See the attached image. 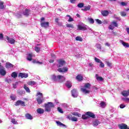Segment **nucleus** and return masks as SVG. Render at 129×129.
<instances>
[{
  "label": "nucleus",
  "mask_w": 129,
  "mask_h": 129,
  "mask_svg": "<svg viewBox=\"0 0 129 129\" xmlns=\"http://www.w3.org/2000/svg\"><path fill=\"white\" fill-rule=\"evenodd\" d=\"M11 122L13 123V124H18V121H16V119L12 118L11 119Z\"/></svg>",
  "instance_id": "41"
},
{
  "label": "nucleus",
  "mask_w": 129,
  "mask_h": 129,
  "mask_svg": "<svg viewBox=\"0 0 129 129\" xmlns=\"http://www.w3.org/2000/svg\"><path fill=\"white\" fill-rule=\"evenodd\" d=\"M65 64H66V61H65V60L59 59L58 60V64H56V66L58 68H60V67H63Z\"/></svg>",
  "instance_id": "6"
},
{
  "label": "nucleus",
  "mask_w": 129,
  "mask_h": 129,
  "mask_svg": "<svg viewBox=\"0 0 129 129\" xmlns=\"http://www.w3.org/2000/svg\"><path fill=\"white\" fill-rule=\"evenodd\" d=\"M118 126L120 129H129L127 125L123 123L118 124Z\"/></svg>",
  "instance_id": "9"
},
{
  "label": "nucleus",
  "mask_w": 129,
  "mask_h": 129,
  "mask_svg": "<svg viewBox=\"0 0 129 129\" xmlns=\"http://www.w3.org/2000/svg\"><path fill=\"white\" fill-rule=\"evenodd\" d=\"M76 79L78 80V81H82V80H83V76H82L81 75H78L76 77Z\"/></svg>",
  "instance_id": "22"
},
{
  "label": "nucleus",
  "mask_w": 129,
  "mask_h": 129,
  "mask_svg": "<svg viewBox=\"0 0 129 129\" xmlns=\"http://www.w3.org/2000/svg\"><path fill=\"white\" fill-rule=\"evenodd\" d=\"M28 85H30L31 86H33L36 85V82L34 81H30L27 82Z\"/></svg>",
  "instance_id": "27"
},
{
  "label": "nucleus",
  "mask_w": 129,
  "mask_h": 129,
  "mask_svg": "<svg viewBox=\"0 0 129 129\" xmlns=\"http://www.w3.org/2000/svg\"><path fill=\"white\" fill-rule=\"evenodd\" d=\"M51 79L53 81H58V76H56L55 75H52Z\"/></svg>",
  "instance_id": "25"
},
{
  "label": "nucleus",
  "mask_w": 129,
  "mask_h": 129,
  "mask_svg": "<svg viewBox=\"0 0 129 129\" xmlns=\"http://www.w3.org/2000/svg\"><path fill=\"white\" fill-rule=\"evenodd\" d=\"M41 26L42 28H48L49 27V22H42L41 23Z\"/></svg>",
  "instance_id": "18"
},
{
  "label": "nucleus",
  "mask_w": 129,
  "mask_h": 129,
  "mask_svg": "<svg viewBox=\"0 0 129 129\" xmlns=\"http://www.w3.org/2000/svg\"><path fill=\"white\" fill-rule=\"evenodd\" d=\"M57 71L60 73H66V72L68 71V68L67 67H64L62 68H60L57 69Z\"/></svg>",
  "instance_id": "7"
},
{
  "label": "nucleus",
  "mask_w": 129,
  "mask_h": 129,
  "mask_svg": "<svg viewBox=\"0 0 129 129\" xmlns=\"http://www.w3.org/2000/svg\"><path fill=\"white\" fill-rule=\"evenodd\" d=\"M56 123L57 124V125H59V126H64L65 127H66V126L65 125V124H64L62 123H61V122H60V121H56Z\"/></svg>",
  "instance_id": "31"
},
{
  "label": "nucleus",
  "mask_w": 129,
  "mask_h": 129,
  "mask_svg": "<svg viewBox=\"0 0 129 129\" xmlns=\"http://www.w3.org/2000/svg\"><path fill=\"white\" fill-rule=\"evenodd\" d=\"M6 82H7V83H10V82H12V80L11 79H6L5 80Z\"/></svg>",
  "instance_id": "59"
},
{
  "label": "nucleus",
  "mask_w": 129,
  "mask_h": 129,
  "mask_svg": "<svg viewBox=\"0 0 129 129\" xmlns=\"http://www.w3.org/2000/svg\"><path fill=\"white\" fill-rule=\"evenodd\" d=\"M90 9H91V6L90 5H88V6H85L84 9H82V11H84V12H87V11H90Z\"/></svg>",
  "instance_id": "20"
},
{
  "label": "nucleus",
  "mask_w": 129,
  "mask_h": 129,
  "mask_svg": "<svg viewBox=\"0 0 129 129\" xmlns=\"http://www.w3.org/2000/svg\"><path fill=\"white\" fill-rule=\"evenodd\" d=\"M6 67V68H13L14 65L10 62H7Z\"/></svg>",
  "instance_id": "30"
},
{
  "label": "nucleus",
  "mask_w": 129,
  "mask_h": 129,
  "mask_svg": "<svg viewBox=\"0 0 129 129\" xmlns=\"http://www.w3.org/2000/svg\"><path fill=\"white\" fill-rule=\"evenodd\" d=\"M24 88L26 90V92H28V93H30V92H31L30 89L29 88V87H27V85H24Z\"/></svg>",
  "instance_id": "32"
},
{
  "label": "nucleus",
  "mask_w": 129,
  "mask_h": 129,
  "mask_svg": "<svg viewBox=\"0 0 129 129\" xmlns=\"http://www.w3.org/2000/svg\"><path fill=\"white\" fill-rule=\"evenodd\" d=\"M76 41H79L80 42H82L83 41V39H82V37L80 36H77L76 37Z\"/></svg>",
  "instance_id": "39"
},
{
  "label": "nucleus",
  "mask_w": 129,
  "mask_h": 129,
  "mask_svg": "<svg viewBox=\"0 0 129 129\" xmlns=\"http://www.w3.org/2000/svg\"><path fill=\"white\" fill-rule=\"evenodd\" d=\"M96 22H97V23L99 24V25L102 24V22L101 21V20L99 19H96Z\"/></svg>",
  "instance_id": "51"
},
{
  "label": "nucleus",
  "mask_w": 129,
  "mask_h": 129,
  "mask_svg": "<svg viewBox=\"0 0 129 129\" xmlns=\"http://www.w3.org/2000/svg\"><path fill=\"white\" fill-rule=\"evenodd\" d=\"M45 111L48 112L51 111V108L54 107L55 105L52 102H47V103L44 104Z\"/></svg>",
  "instance_id": "2"
},
{
  "label": "nucleus",
  "mask_w": 129,
  "mask_h": 129,
  "mask_svg": "<svg viewBox=\"0 0 129 129\" xmlns=\"http://www.w3.org/2000/svg\"><path fill=\"white\" fill-rule=\"evenodd\" d=\"M86 114L89 116V117H91L92 118H95V114L93 113L92 112L88 111L86 113Z\"/></svg>",
  "instance_id": "12"
},
{
  "label": "nucleus",
  "mask_w": 129,
  "mask_h": 129,
  "mask_svg": "<svg viewBox=\"0 0 129 129\" xmlns=\"http://www.w3.org/2000/svg\"><path fill=\"white\" fill-rule=\"evenodd\" d=\"M11 76L12 77H13V78H17V77H18V74L17 73H16L15 72H14L13 73H12V74H11Z\"/></svg>",
  "instance_id": "36"
},
{
  "label": "nucleus",
  "mask_w": 129,
  "mask_h": 129,
  "mask_svg": "<svg viewBox=\"0 0 129 129\" xmlns=\"http://www.w3.org/2000/svg\"><path fill=\"white\" fill-rule=\"evenodd\" d=\"M30 10L29 9H26L24 12H23V15L24 16H25L26 17H29L30 15Z\"/></svg>",
  "instance_id": "19"
},
{
  "label": "nucleus",
  "mask_w": 129,
  "mask_h": 129,
  "mask_svg": "<svg viewBox=\"0 0 129 129\" xmlns=\"http://www.w3.org/2000/svg\"><path fill=\"white\" fill-rule=\"evenodd\" d=\"M68 22H74V19L72 18V17H70L69 19L68 20Z\"/></svg>",
  "instance_id": "57"
},
{
  "label": "nucleus",
  "mask_w": 129,
  "mask_h": 129,
  "mask_svg": "<svg viewBox=\"0 0 129 129\" xmlns=\"http://www.w3.org/2000/svg\"><path fill=\"white\" fill-rule=\"evenodd\" d=\"M121 94L124 97H127V96H128V95H129V89L127 91H123L121 92Z\"/></svg>",
  "instance_id": "17"
},
{
  "label": "nucleus",
  "mask_w": 129,
  "mask_h": 129,
  "mask_svg": "<svg viewBox=\"0 0 129 129\" xmlns=\"http://www.w3.org/2000/svg\"><path fill=\"white\" fill-rule=\"evenodd\" d=\"M34 50L36 51L37 53H40V51H41V47L35 46L34 48Z\"/></svg>",
  "instance_id": "37"
},
{
  "label": "nucleus",
  "mask_w": 129,
  "mask_h": 129,
  "mask_svg": "<svg viewBox=\"0 0 129 129\" xmlns=\"http://www.w3.org/2000/svg\"><path fill=\"white\" fill-rule=\"evenodd\" d=\"M105 46H107L108 47H109L110 45L109 44V43L107 42L105 43Z\"/></svg>",
  "instance_id": "64"
},
{
  "label": "nucleus",
  "mask_w": 129,
  "mask_h": 129,
  "mask_svg": "<svg viewBox=\"0 0 129 129\" xmlns=\"http://www.w3.org/2000/svg\"><path fill=\"white\" fill-rule=\"evenodd\" d=\"M101 14H102L103 17H107V16H108V14H109V13L108 12V11L105 10L104 11H102Z\"/></svg>",
  "instance_id": "23"
},
{
  "label": "nucleus",
  "mask_w": 129,
  "mask_h": 129,
  "mask_svg": "<svg viewBox=\"0 0 129 129\" xmlns=\"http://www.w3.org/2000/svg\"><path fill=\"white\" fill-rule=\"evenodd\" d=\"M67 87H68V88H71V87H72V85L70 84H67Z\"/></svg>",
  "instance_id": "58"
},
{
  "label": "nucleus",
  "mask_w": 129,
  "mask_h": 129,
  "mask_svg": "<svg viewBox=\"0 0 129 129\" xmlns=\"http://www.w3.org/2000/svg\"><path fill=\"white\" fill-rule=\"evenodd\" d=\"M100 105L101 107H102V108H104V107H105L106 106V104H105V102L102 101L100 103Z\"/></svg>",
  "instance_id": "35"
},
{
  "label": "nucleus",
  "mask_w": 129,
  "mask_h": 129,
  "mask_svg": "<svg viewBox=\"0 0 129 129\" xmlns=\"http://www.w3.org/2000/svg\"><path fill=\"white\" fill-rule=\"evenodd\" d=\"M68 118L70 119V120H72V121H77L78 120V118L76 117H72V115H68Z\"/></svg>",
  "instance_id": "14"
},
{
  "label": "nucleus",
  "mask_w": 129,
  "mask_h": 129,
  "mask_svg": "<svg viewBox=\"0 0 129 129\" xmlns=\"http://www.w3.org/2000/svg\"><path fill=\"white\" fill-rule=\"evenodd\" d=\"M121 17H126V13L124 12H121L120 13Z\"/></svg>",
  "instance_id": "47"
},
{
  "label": "nucleus",
  "mask_w": 129,
  "mask_h": 129,
  "mask_svg": "<svg viewBox=\"0 0 129 129\" xmlns=\"http://www.w3.org/2000/svg\"><path fill=\"white\" fill-rule=\"evenodd\" d=\"M120 5L121 6H122V7H126L127 4L125 2H122L120 3Z\"/></svg>",
  "instance_id": "54"
},
{
  "label": "nucleus",
  "mask_w": 129,
  "mask_h": 129,
  "mask_svg": "<svg viewBox=\"0 0 129 129\" xmlns=\"http://www.w3.org/2000/svg\"><path fill=\"white\" fill-rule=\"evenodd\" d=\"M78 30L80 31H86L87 28H86V26L79 25H78Z\"/></svg>",
  "instance_id": "15"
},
{
  "label": "nucleus",
  "mask_w": 129,
  "mask_h": 129,
  "mask_svg": "<svg viewBox=\"0 0 129 129\" xmlns=\"http://www.w3.org/2000/svg\"><path fill=\"white\" fill-rule=\"evenodd\" d=\"M118 25L117 24V22L116 21H113L111 22V24L109 26L108 28L109 30H113L114 29V27H117Z\"/></svg>",
  "instance_id": "4"
},
{
  "label": "nucleus",
  "mask_w": 129,
  "mask_h": 129,
  "mask_svg": "<svg viewBox=\"0 0 129 129\" xmlns=\"http://www.w3.org/2000/svg\"><path fill=\"white\" fill-rule=\"evenodd\" d=\"M90 87H91V84L89 83H87L85 84L84 88H81V90L83 93H85V94H88L89 92H90V91L87 90V89H90Z\"/></svg>",
  "instance_id": "1"
},
{
  "label": "nucleus",
  "mask_w": 129,
  "mask_h": 129,
  "mask_svg": "<svg viewBox=\"0 0 129 129\" xmlns=\"http://www.w3.org/2000/svg\"><path fill=\"white\" fill-rule=\"evenodd\" d=\"M25 117L27 118V119H30V120L33 119V116L30 113H26L25 114Z\"/></svg>",
  "instance_id": "21"
},
{
  "label": "nucleus",
  "mask_w": 129,
  "mask_h": 129,
  "mask_svg": "<svg viewBox=\"0 0 129 129\" xmlns=\"http://www.w3.org/2000/svg\"><path fill=\"white\" fill-rule=\"evenodd\" d=\"M100 124V122L99 121H98V120H96L95 121H94L93 122V125H94V126H95L96 125H97L98 124Z\"/></svg>",
  "instance_id": "33"
},
{
  "label": "nucleus",
  "mask_w": 129,
  "mask_h": 129,
  "mask_svg": "<svg viewBox=\"0 0 129 129\" xmlns=\"http://www.w3.org/2000/svg\"><path fill=\"white\" fill-rule=\"evenodd\" d=\"M37 112L39 114H42L45 112V110H44V109L42 108H38L37 109Z\"/></svg>",
  "instance_id": "24"
},
{
  "label": "nucleus",
  "mask_w": 129,
  "mask_h": 129,
  "mask_svg": "<svg viewBox=\"0 0 129 129\" xmlns=\"http://www.w3.org/2000/svg\"><path fill=\"white\" fill-rule=\"evenodd\" d=\"M54 61V59H50L49 60V63H53Z\"/></svg>",
  "instance_id": "63"
},
{
  "label": "nucleus",
  "mask_w": 129,
  "mask_h": 129,
  "mask_svg": "<svg viewBox=\"0 0 129 129\" xmlns=\"http://www.w3.org/2000/svg\"><path fill=\"white\" fill-rule=\"evenodd\" d=\"M18 77H21V78H27V77H29V75L26 73H20L18 75Z\"/></svg>",
  "instance_id": "11"
},
{
  "label": "nucleus",
  "mask_w": 129,
  "mask_h": 129,
  "mask_svg": "<svg viewBox=\"0 0 129 129\" xmlns=\"http://www.w3.org/2000/svg\"><path fill=\"white\" fill-rule=\"evenodd\" d=\"M57 110L60 113H63V112H64V111H63V110H62V108H61L60 107H58L57 108Z\"/></svg>",
  "instance_id": "46"
},
{
  "label": "nucleus",
  "mask_w": 129,
  "mask_h": 129,
  "mask_svg": "<svg viewBox=\"0 0 129 129\" xmlns=\"http://www.w3.org/2000/svg\"><path fill=\"white\" fill-rule=\"evenodd\" d=\"M10 98L12 99V100H15L16 99V98H17V97H16V96L14 95H11L10 96Z\"/></svg>",
  "instance_id": "48"
},
{
  "label": "nucleus",
  "mask_w": 129,
  "mask_h": 129,
  "mask_svg": "<svg viewBox=\"0 0 129 129\" xmlns=\"http://www.w3.org/2000/svg\"><path fill=\"white\" fill-rule=\"evenodd\" d=\"M0 74L2 76H5L7 74V72L3 66H2V63L0 62Z\"/></svg>",
  "instance_id": "5"
},
{
  "label": "nucleus",
  "mask_w": 129,
  "mask_h": 129,
  "mask_svg": "<svg viewBox=\"0 0 129 129\" xmlns=\"http://www.w3.org/2000/svg\"><path fill=\"white\" fill-rule=\"evenodd\" d=\"M39 95L40 96H39ZM36 96H38L37 98H36V101L39 104H41V103L44 101V99H43V94L41 92H38L36 94Z\"/></svg>",
  "instance_id": "3"
},
{
  "label": "nucleus",
  "mask_w": 129,
  "mask_h": 129,
  "mask_svg": "<svg viewBox=\"0 0 129 129\" xmlns=\"http://www.w3.org/2000/svg\"><path fill=\"white\" fill-rule=\"evenodd\" d=\"M82 119H88V118H89V116H88L86 113L85 114L82 115Z\"/></svg>",
  "instance_id": "34"
},
{
  "label": "nucleus",
  "mask_w": 129,
  "mask_h": 129,
  "mask_svg": "<svg viewBox=\"0 0 129 129\" xmlns=\"http://www.w3.org/2000/svg\"><path fill=\"white\" fill-rule=\"evenodd\" d=\"M5 9V6L4 5V2L0 1V10H4Z\"/></svg>",
  "instance_id": "40"
},
{
  "label": "nucleus",
  "mask_w": 129,
  "mask_h": 129,
  "mask_svg": "<svg viewBox=\"0 0 129 129\" xmlns=\"http://www.w3.org/2000/svg\"><path fill=\"white\" fill-rule=\"evenodd\" d=\"M121 42H122V45H123L124 47H125L126 48H129V44L128 43L124 42L122 41H121Z\"/></svg>",
  "instance_id": "38"
},
{
  "label": "nucleus",
  "mask_w": 129,
  "mask_h": 129,
  "mask_svg": "<svg viewBox=\"0 0 129 129\" xmlns=\"http://www.w3.org/2000/svg\"><path fill=\"white\" fill-rule=\"evenodd\" d=\"M0 39L4 40V34L2 33H0Z\"/></svg>",
  "instance_id": "56"
},
{
  "label": "nucleus",
  "mask_w": 129,
  "mask_h": 129,
  "mask_svg": "<svg viewBox=\"0 0 129 129\" xmlns=\"http://www.w3.org/2000/svg\"><path fill=\"white\" fill-rule=\"evenodd\" d=\"M96 48H97V49H98L99 50H101V45L98 44V43H97L96 44Z\"/></svg>",
  "instance_id": "45"
},
{
  "label": "nucleus",
  "mask_w": 129,
  "mask_h": 129,
  "mask_svg": "<svg viewBox=\"0 0 129 129\" xmlns=\"http://www.w3.org/2000/svg\"><path fill=\"white\" fill-rule=\"evenodd\" d=\"M124 107H125V105H123L122 104H121L120 105V108H124Z\"/></svg>",
  "instance_id": "60"
},
{
  "label": "nucleus",
  "mask_w": 129,
  "mask_h": 129,
  "mask_svg": "<svg viewBox=\"0 0 129 129\" xmlns=\"http://www.w3.org/2000/svg\"><path fill=\"white\" fill-rule=\"evenodd\" d=\"M72 95L73 97H77V90L76 89H73L72 90Z\"/></svg>",
  "instance_id": "16"
},
{
  "label": "nucleus",
  "mask_w": 129,
  "mask_h": 129,
  "mask_svg": "<svg viewBox=\"0 0 129 129\" xmlns=\"http://www.w3.org/2000/svg\"><path fill=\"white\" fill-rule=\"evenodd\" d=\"M16 106H18L19 105H21V106H26L25 104V102L22 100H18L15 104Z\"/></svg>",
  "instance_id": "8"
},
{
  "label": "nucleus",
  "mask_w": 129,
  "mask_h": 129,
  "mask_svg": "<svg viewBox=\"0 0 129 129\" xmlns=\"http://www.w3.org/2000/svg\"><path fill=\"white\" fill-rule=\"evenodd\" d=\"M55 22L56 23L57 25H60V23H59V18H55Z\"/></svg>",
  "instance_id": "53"
},
{
  "label": "nucleus",
  "mask_w": 129,
  "mask_h": 129,
  "mask_svg": "<svg viewBox=\"0 0 129 129\" xmlns=\"http://www.w3.org/2000/svg\"><path fill=\"white\" fill-rule=\"evenodd\" d=\"M17 93H18V94H19V95H20L21 96H22V95H23V94H25V91L21 90H18L17 91Z\"/></svg>",
  "instance_id": "28"
},
{
  "label": "nucleus",
  "mask_w": 129,
  "mask_h": 129,
  "mask_svg": "<svg viewBox=\"0 0 129 129\" xmlns=\"http://www.w3.org/2000/svg\"><path fill=\"white\" fill-rule=\"evenodd\" d=\"M84 7V3H80L78 5V8H83Z\"/></svg>",
  "instance_id": "43"
},
{
  "label": "nucleus",
  "mask_w": 129,
  "mask_h": 129,
  "mask_svg": "<svg viewBox=\"0 0 129 129\" xmlns=\"http://www.w3.org/2000/svg\"><path fill=\"white\" fill-rule=\"evenodd\" d=\"M74 115H75L76 116H77V114H78V112H74L73 113Z\"/></svg>",
  "instance_id": "62"
},
{
  "label": "nucleus",
  "mask_w": 129,
  "mask_h": 129,
  "mask_svg": "<svg viewBox=\"0 0 129 129\" xmlns=\"http://www.w3.org/2000/svg\"><path fill=\"white\" fill-rule=\"evenodd\" d=\"M106 64L109 67H111V62H110L109 61H106Z\"/></svg>",
  "instance_id": "55"
},
{
  "label": "nucleus",
  "mask_w": 129,
  "mask_h": 129,
  "mask_svg": "<svg viewBox=\"0 0 129 129\" xmlns=\"http://www.w3.org/2000/svg\"><path fill=\"white\" fill-rule=\"evenodd\" d=\"M95 76L97 81H103V78H102V77H99L98 74H96Z\"/></svg>",
  "instance_id": "26"
},
{
  "label": "nucleus",
  "mask_w": 129,
  "mask_h": 129,
  "mask_svg": "<svg viewBox=\"0 0 129 129\" xmlns=\"http://www.w3.org/2000/svg\"><path fill=\"white\" fill-rule=\"evenodd\" d=\"M27 59L28 61H32V57H33V54H32V53H28L27 54Z\"/></svg>",
  "instance_id": "29"
},
{
  "label": "nucleus",
  "mask_w": 129,
  "mask_h": 129,
  "mask_svg": "<svg viewBox=\"0 0 129 129\" xmlns=\"http://www.w3.org/2000/svg\"><path fill=\"white\" fill-rule=\"evenodd\" d=\"M88 21L90 24H94V20L92 18H88Z\"/></svg>",
  "instance_id": "44"
},
{
  "label": "nucleus",
  "mask_w": 129,
  "mask_h": 129,
  "mask_svg": "<svg viewBox=\"0 0 129 129\" xmlns=\"http://www.w3.org/2000/svg\"><path fill=\"white\" fill-rule=\"evenodd\" d=\"M71 4H75V2H76V0H70Z\"/></svg>",
  "instance_id": "61"
},
{
  "label": "nucleus",
  "mask_w": 129,
  "mask_h": 129,
  "mask_svg": "<svg viewBox=\"0 0 129 129\" xmlns=\"http://www.w3.org/2000/svg\"><path fill=\"white\" fill-rule=\"evenodd\" d=\"M122 99L125 102H129V98H122Z\"/></svg>",
  "instance_id": "49"
},
{
  "label": "nucleus",
  "mask_w": 129,
  "mask_h": 129,
  "mask_svg": "<svg viewBox=\"0 0 129 129\" xmlns=\"http://www.w3.org/2000/svg\"><path fill=\"white\" fill-rule=\"evenodd\" d=\"M6 39L8 41V43H10L11 45L14 44L16 42V40L14 38H10L9 36H6Z\"/></svg>",
  "instance_id": "13"
},
{
  "label": "nucleus",
  "mask_w": 129,
  "mask_h": 129,
  "mask_svg": "<svg viewBox=\"0 0 129 129\" xmlns=\"http://www.w3.org/2000/svg\"><path fill=\"white\" fill-rule=\"evenodd\" d=\"M100 63V67H101V68H104V63H103L102 61H101Z\"/></svg>",
  "instance_id": "52"
},
{
  "label": "nucleus",
  "mask_w": 129,
  "mask_h": 129,
  "mask_svg": "<svg viewBox=\"0 0 129 129\" xmlns=\"http://www.w3.org/2000/svg\"><path fill=\"white\" fill-rule=\"evenodd\" d=\"M66 78L63 76L57 75V81L60 83H62V82H64L65 81Z\"/></svg>",
  "instance_id": "10"
},
{
  "label": "nucleus",
  "mask_w": 129,
  "mask_h": 129,
  "mask_svg": "<svg viewBox=\"0 0 129 129\" xmlns=\"http://www.w3.org/2000/svg\"><path fill=\"white\" fill-rule=\"evenodd\" d=\"M67 28H72V29H74V27H73V25L70 24H67L66 25Z\"/></svg>",
  "instance_id": "42"
},
{
  "label": "nucleus",
  "mask_w": 129,
  "mask_h": 129,
  "mask_svg": "<svg viewBox=\"0 0 129 129\" xmlns=\"http://www.w3.org/2000/svg\"><path fill=\"white\" fill-rule=\"evenodd\" d=\"M95 61L97 62V63H100L101 61L99 58H97V57H95Z\"/></svg>",
  "instance_id": "50"
}]
</instances>
